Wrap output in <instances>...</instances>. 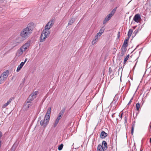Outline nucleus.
Instances as JSON below:
<instances>
[{"mask_svg":"<svg viewBox=\"0 0 151 151\" xmlns=\"http://www.w3.org/2000/svg\"><path fill=\"white\" fill-rule=\"evenodd\" d=\"M54 22V19H51L46 24L45 27V29L43 30L42 31L40 37V42H42L45 41V39L50 34V30L49 29L53 25Z\"/></svg>","mask_w":151,"mask_h":151,"instance_id":"f257e3e1","label":"nucleus"},{"mask_svg":"<svg viewBox=\"0 0 151 151\" xmlns=\"http://www.w3.org/2000/svg\"><path fill=\"white\" fill-rule=\"evenodd\" d=\"M34 28V24L33 23H29L27 27L24 28L21 31L20 33V36L23 39H26L31 35Z\"/></svg>","mask_w":151,"mask_h":151,"instance_id":"f03ea898","label":"nucleus"},{"mask_svg":"<svg viewBox=\"0 0 151 151\" xmlns=\"http://www.w3.org/2000/svg\"><path fill=\"white\" fill-rule=\"evenodd\" d=\"M51 110V108L49 107L45 116L44 119L41 121L40 122V125L44 128L47 126L49 123L50 116Z\"/></svg>","mask_w":151,"mask_h":151,"instance_id":"7ed1b4c3","label":"nucleus"},{"mask_svg":"<svg viewBox=\"0 0 151 151\" xmlns=\"http://www.w3.org/2000/svg\"><path fill=\"white\" fill-rule=\"evenodd\" d=\"M66 109L65 108H64L62 109V110L59 113L56 119L58 120H59L61 119L62 118V117L63 115L64 112L65 111Z\"/></svg>","mask_w":151,"mask_h":151,"instance_id":"20e7f679","label":"nucleus"},{"mask_svg":"<svg viewBox=\"0 0 151 151\" xmlns=\"http://www.w3.org/2000/svg\"><path fill=\"white\" fill-rule=\"evenodd\" d=\"M141 19L140 15L139 14H136L134 16L133 20L136 22L138 23Z\"/></svg>","mask_w":151,"mask_h":151,"instance_id":"39448f33","label":"nucleus"},{"mask_svg":"<svg viewBox=\"0 0 151 151\" xmlns=\"http://www.w3.org/2000/svg\"><path fill=\"white\" fill-rule=\"evenodd\" d=\"M142 28V27H141L140 26H139L138 28L136 29L134 31V32L133 33V35L132 36V37L133 38L134 37H135L137 33L141 30Z\"/></svg>","mask_w":151,"mask_h":151,"instance_id":"423d86ee","label":"nucleus"},{"mask_svg":"<svg viewBox=\"0 0 151 151\" xmlns=\"http://www.w3.org/2000/svg\"><path fill=\"white\" fill-rule=\"evenodd\" d=\"M9 72L8 70H6L5 72H3L1 76H2L3 78L6 79L8 76Z\"/></svg>","mask_w":151,"mask_h":151,"instance_id":"0eeeda50","label":"nucleus"},{"mask_svg":"<svg viewBox=\"0 0 151 151\" xmlns=\"http://www.w3.org/2000/svg\"><path fill=\"white\" fill-rule=\"evenodd\" d=\"M112 16V14H110L108 15L103 21V24H105L106 22L108 21L111 18Z\"/></svg>","mask_w":151,"mask_h":151,"instance_id":"6e6552de","label":"nucleus"},{"mask_svg":"<svg viewBox=\"0 0 151 151\" xmlns=\"http://www.w3.org/2000/svg\"><path fill=\"white\" fill-rule=\"evenodd\" d=\"M35 98L34 96L31 94L28 98L27 100V103H29L32 101Z\"/></svg>","mask_w":151,"mask_h":151,"instance_id":"1a4fd4ad","label":"nucleus"},{"mask_svg":"<svg viewBox=\"0 0 151 151\" xmlns=\"http://www.w3.org/2000/svg\"><path fill=\"white\" fill-rule=\"evenodd\" d=\"M30 45L29 42H27L21 48L23 49V51H25L28 47H29Z\"/></svg>","mask_w":151,"mask_h":151,"instance_id":"9d476101","label":"nucleus"},{"mask_svg":"<svg viewBox=\"0 0 151 151\" xmlns=\"http://www.w3.org/2000/svg\"><path fill=\"white\" fill-rule=\"evenodd\" d=\"M108 135L107 133H106L104 131H102L100 134V137L102 139H104Z\"/></svg>","mask_w":151,"mask_h":151,"instance_id":"9b49d317","label":"nucleus"},{"mask_svg":"<svg viewBox=\"0 0 151 151\" xmlns=\"http://www.w3.org/2000/svg\"><path fill=\"white\" fill-rule=\"evenodd\" d=\"M24 64V62H22L18 66L17 68V72L19 71L22 68Z\"/></svg>","mask_w":151,"mask_h":151,"instance_id":"f8f14e48","label":"nucleus"},{"mask_svg":"<svg viewBox=\"0 0 151 151\" xmlns=\"http://www.w3.org/2000/svg\"><path fill=\"white\" fill-rule=\"evenodd\" d=\"M129 55H128L126 57V58H125L124 59V61L123 67H122V66H121V67L120 68V67L119 68V70L120 69L123 68H124V65H125L126 64V63L127 61V60H128V59L129 58Z\"/></svg>","mask_w":151,"mask_h":151,"instance_id":"ddd939ff","label":"nucleus"},{"mask_svg":"<svg viewBox=\"0 0 151 151\" xmlns=\"http://www.w3.org/2000/svg\"><path fill=\"white\" fill-rule=\"evenodd\" d=\"M101 145L103 146V148L105 150H106L108 148L107 145L106 141L104 140L102 141V144Z\"/></svg>","mask_w":151,"mask_h":151,"instance_id":"4468645a","label":"nucleus"},{"mask_svg":"<svg viewBox=\"0 0 151 151\" xmlns=\"http://www.w3.org/2000/svg\"><path fill=\"white\" fill-rule=\"evenodd\" d=\"M104 149L103 148V146L100 144H99L97 147L98 151H104Z\"/></svg>","mask_w":151,"mask_h":151,"instance_id":"2eb2a0df","label":"nucleus"},{"mask_svg":"<svg viewBox=\"0 0 151 151\" xmlns=\"http://www.w3.org/2000/svg\"><path fill=\"white\" fill-rule=\"evenodd\" d=\"M129 39V37H127L126 39H125L122 45H123V46H125L126 47H127L128 45V42Z\"/></svg>","mask_w":151,"mask_h":151,"instance_id":"dca6fc26","label":"nucleus"},{"mask_svg":"<svg viewBox=\"0 0 151 151\" xmlns=\"http://www.w3.org/2000/svg\"><path fill=\"white\" fill-rule=\"evenodd\" d=\"M98 40V36L97 35L95 36L94 38L92 41V44H95Z\"/></svg>","mask_w":151,"mask_h":151,"instance_id":"f3484780","label":"nucleus"},{"mask_svg":"<svg viewBox=\"0 0 151 151\" xmlns=\"http://www.w3.org/2000/svg\"><path fill=\"white\" fill-rule=\"evenodd\" d=\"M133 30L132 29H130L128 32V34H127V36L128 37H129V38H130V37L131 36V35L133 32Z\"/></svg>","mask_w":151,"mask_h":151,"instance_id":"a211bd4d","label":"nucleus"},{"mask_svg":"<svg viewBox=\"0 0 151 151\" xmlns=\"http://www.w3.org/2000/svg\"><path fill=\"white\" fill-rule=\"evenodd\" d=\"M75 21V20L73 18H71L69 20L68 23V25H71Z\"/></svg>","mask_w":151,"mask_h":151,"instance_id":"6ab92c4d","label":"nucleus"},{"mask_svg":"<svg viewBox=\"0 0 151 151\" xmlns=\"http://www.w3.org/2000/svg\"><path fill=\"white\" fill-rule=\"evenodd\" d=\"M17 145L15 143H14V144L12 146V147L11 150L10 151H15L17 147Z\"/></svg>","mask_w":151,"mask_h":151,"instance_id":"aec40b11","label":"nucleus"},{"mask_svg":"<svg viewBox=\"0 0 151 151\" xmlns=\"http://www.w3.org/2000/svg\"><path fill=\"white\" fill-rule=\"evenodd\" d=\"M104 31V29L102 28H101L99 32L97 33V35L100 37Z\"/></svg>","mask_w":151,"mask_h":151,"instance_id":"412c9836","label":"nucleus"},{"mask_svg":"<svg viewBox=\"0 0 151 151\" xmlns=\"http://www.w3.org/2000/svg\"><path fill=\"white\" fill-rule=\"evenodd\" d=\"M127 47L125 46H123V45H122L121 48V51L123 52H125L127 50V48H126Z\"/></svg>","mask_w":151,"mask_h":151,"instance_id":"4be33fe9","label":"nucleus"},{"mask_svg":"<svg viewBox=\"0 0 151 151\" xmlns=\"http://www.w3.org/2000/svg\"><path fill=\"white\" fill-rule=\"evenodd\" d=\"M24 51H23V49L21 48V50H18L17 53L19 55H21Z\"/></svg>","mask_w":151,"mask_h":151,"instance_id":"5701e85b","label":"nucleus"},{"mask_svg":"<svg viewBox=\"0 0 151 151\" xmlns=\"http://www.w3.org/2000/svg\"><path fill=\"white\" fill-rule=\"evenodd\" d=\"M140 105L139 103L136 104V110L139 111V109L140 108Z\"/></svg>","mask_w":151,"mask_h":151,"instance_id":"b1692460","label":"nucleus"},{"mask_svg":"<svg viewBox=\"0 0 151 151\" xmlns=\"http://www.w3.org/2000/svg\"><path fill=\"white\" fill-rule=\"evenodd\" d=\"M5 79L3 78L1 76H0V84H1L4 82Z\"/></svg>","mask_w":151,"mask_h":151,"instance_id":"393cba45","label":"nucleus"},{"mask_svg":"<svg viewBox=\"0 0 151 151\" xmlns=\"http://www.w3.org/2000/svg\"><path fill=\"white\" fill-rule=\"evenodd\" d=\"M117 8V7H116L114 8L110 14H112V15L113 16L114 14L115 13V12Z\"/></svg>","mask_w":151,"mask_h":151,"instance_id":"a878e982","label":"nucleus"},{"mask_svg":"<svg viewBox=\"0 0 151 151\" xmlns=\"http://www.w3.org/2000/svg\"><path fill=\"white\" fill-rule=\"evenodd\" d=\"M59 122V120H58L56 119V120L54 122V124L53 125V126L54 127H55L57 126V125L58 124V123Z\"/></svg>","mask_w":151,"mask_h":151,"instance_id":"bb28decb","label":"nucleus"},{"mask_svg":"<svg viewBox=\"0 0 151 151\" xmlns=\"http://www.w3.org/2000/svg\"><path fill=\"white\" fill-rule=\"evenodd\" d=\"M63 145L62 144H60V145L58 146V150H61L62 149H63Z\"/></svg>","mask_w":151,"mask_h":151,"instance_id":"cd10ccee","label":"nucleus"},{"mask_svg":"<svg viewBox=\"0 0 151 151\" xmlns=\"http://www.w3.org/2000/svg\"><path fill=\"white\" fill-rule=\"evenodd\" d=\"M38 93V92L37 91H35L33 93H32L31 94L33 96H35V98H36V96L37 94Z\"/></svg>","mask_w":151,"mask_h":151,"instance_id":"c85d7f7f","label":"nucleus"},{"mask_svg":"<svg viewBox=\"0 0 151 151\" xmlns=\"http://www.w3.org/2000/svg\"><path fill=\"white\" fill-rule=\"evenodd\" d=\"M14 98L13 97H12L10 98L9 100L7 101V103L9 104L12 101V100L14 99Z\"/></svg>","mask_w":151,"mask_h":151,"instance_id":"c756f323","label":"nucleus"},{"mask_svg":"<svg viewBox=\"0 0 151 151\" xmlns=\"http://www.w3.org/2000/svg\"><path fill=\"white\" fill-rule=\"evenodd\" d=\"M111 72H112L111 68V67H109V74H111Z\"/></svg>","mask_w":151,"mask_h":151,"instance_id":"7c9ffc66","label":"nucleus"},{"mask_svg":"<svg viewBox=\"0 0 151 151\" xmlns=\"http://www.w3.org/2000/svg\"><path fill=\"white\" fill-rule=\"evenodd\" d=\"M135 122H132V127H133V128H134V127H135Z\"/></svg>","mask_w":151,"mask_h":151,"instance_id":"2f4dec72","label":"nucleus"},{"mask_svg":"<svg viewBox=\"0 0 151 151\" xmlns=\"http://www.w3.org/2000/svg\"><path fill=\"white\" fill-rule=\"evenodd\" d=\"M134 128H133V127H132L131 132V134H132V135H133V134Z\"/></svg>","mask_w":151,"mask_h":151,"instance_id":"473e14b6","label":"nucleus"},{"mask_svg":"<svg viewBox=\"0 0 151 151\" xmlns=\"http://www.w3.org/2000/svg\"><path fill=\"white\" fill-rule=\"evenodd\" d=\"M132 99L133 98H132V99L130 100V101H129V102L128 103V105H129L131 104V103L132 102Z\"/></svg>","mask_w":151,"mask_h":151,"instance_id":"72a5a7b5","label":"nucleus"},{"mask_svg":"<svg viewBox=\"0 0 151 151\" xmlns=\"http://www.w3.org/2000/svg\"><path fill=\"white\" fill-rule=\"evenodd\" d=\"M125 53V52H123L122 51L121 53V55L122 56H123Z\"/></svg>","mask_w":151,"mask_h":151,"instance_id":"f704fd0d","label":"nucleus"},{"mask_svg":"<svg viewBox=\"0 0 151 151\" xmlns=\"http://www.w3.org/2000/svg\"><path fill=\"white\" fill-rule=\"evenodd\" d=\"M2 136V132L0 131V140L1 139V137Z\"/></svg>","mask_w":151,"mask_h":151,"instance_id":"c9c22d12","label":"nucleus"},{"mask_svg":"<svg viewBox=\"0 0 151 151\" xmlns=\"http://www.w3.org/2000/svg\"><path fill=\"white\" fill-rule=\"evenodd\" d=\"M120 32H119L118 34L117 35V38H119L120 37Z\"/></svg>","mask_w":151,"mask_h":151,"instance_id":"e433bc0d","label":"nucleus"},{"mask_svg":"<svg viewBox=\"0 0 151 151\" xmlns=\"http://www.w3.org/2000/svg\"><path fill=\"white\" fill-rule=\"evenodd\" d=\"M7 106L6 105V104H5L3 106V107L4 108H5L6 107V106Z\"/></svg>","mask_w":151,"mask_h":151,"instance_id":"4c0bfd02","label":"nucleus"},{"mask_svg":"<svg viewBox=\"0 0 151 151\" xmlns=\"http://www.w3.org/2000/svg\"><path fill=\"white\" fill-rule=\"evenodd\" d=\"M127 117H128V116H126L124 117V120H125V119H126V120H127Z\"/></svg>","mask_w":151,"mask_h":151,"instance_id":"58836bf2","label":"nucleus"},{"mask_svg":"<svg viewBox=\"0 0 151 151\" xmlns=\"http://www.w3.org/2000/svg\"><path fill=\"white\" fill-rule=\"evenodd\" d=\"M2 144V141L0 140V148H1V145Z\"/></svg>","mask_w":151,"mask_h":151,"instance_id":"ea45409f","label":"nucleus"},{"mask_svg":"<svg viewBox=\"0 0 151 151\" xmlns=\"http://www.w3.org/2000/svg\"><path fill=\"white\" fill-rule=\"evenodd\" d=\"M137 27V26H135L134 27H132L134 29H135L136 28V27Z\"/></svg>","mask_w":151,"mask_h":151,"instance_id":"a19ab883","label":"nucleus"},{"mask_svg":"<svg viewBox=\"0 0 151 151\" xmlns=\"http://www.w3.org/2000/svg\"><path fill=\"white\" fill-rule=\"evenodd\" d=\"M122 114H123V113H122L121 114V115L120 116V118L121 119V120L122 119Z\"/></svg>","mask_w":151,"mask_h":151,"instance_id":"79ce46f5","label":"nucleus"},{"mask_svg":"<svg viewBox=\"0 0 151 151\" xmlns=\"http://www.w3.org/2000/svg\"><path fill=\"white\" fill-rule=\"evenodd\" d=\"M127 120H124V124H126L127 123Z\"/></svg>","mask_w":151,"mask_h":151,"instance_id":"37998d69","label":"nucleus"},{"mask_svg":"<svg viewBox=\"0 0 151 151\" xmlns=\"http://www.w3.org/2000/svg\"><path fill=\"white\" fill-rule=\"evenodd\" d=\"M32 104H29L28 105L27 107L28 108H29L30 106H31Z\"/></svg>","mask_w":151,"mask_h":151,"instance_id":"c03bdc74","label":"nucleus"},{"mask_svg":"<svg viewBox=\"0 0 151 151\" xmlns=\"http://www.w3.org/2000/svg\"><path fill=\"white\" fill-rule=\"evenodd\" d=\"M27 60V58H26L24 60V62H24V63H25L26 62V61Z\"/></svg>","mask_w":151,"mask_h":151,"instance_id":"a18cd8bd","label":"nucleus"},{"mask_svg":"<svg viewBox=\"0 0 151 151\" xmlns=\"http://www.w3.org/2000/svg\"><path fill=\"white\" fill-rule=\"evenodd\" d=\"M150 142L151 143V138H150Z\"/></svg>","mask_w":151,"mask_h":151,"instance_id":"49530a36","label":"nucleus"},{"mask_svg":"<svg viewBox=\"0 0 151 151\" xmlns=\"http://www.w3.org/2000/svg\"><path fill=\"white\" fill-rule=\"evenodd\" d=\"M114 114H113L112 115H111V116H112V117H114Z\"/></svg>","mask_w":151,"mask_h":151,"instance_id":"de8ad7c7","label":"nucleus"},{"mask_svg":"<svg viewBox=\"0 0 151 151\" xmlns=\"http://www.w3.org/2000/svg\"><path fill=\"white\" fill-rule=\"evenodd\" d=\"M5 104H6L7 106L9 105V104L7 103H6Z\"/></svg>","mask_w":151,"mask_h":151,"instance_id":"09e8293b","label":"nucleus"},{"mask_svg":"<svg viewBox=\"0 0 151 151\" xmlns=\"http://www.w3.org/2000/svg\"><path fill=\"white\" fill-rule=\"evenodd\" d=\"M139 46V45H137V47H136V48L134 50H135L137 47H138Z\"/></svg>","mask_w":151,"mask_h":151,"instance_id":"8fccbe9b","label":"nucleus"},{"mask_svg":"<svg viewBox=\"0 0 151 151\" xmlns=\"http://www.w3.org/2000/svg\"><path fill=\"white\" fill-rule=\"evenodd\" d=\"M39 119H40H40H41V118H39Z\"/></svg>","mask_w":151,"mask_h":151,"instance_id":"3c124183","label":"nucleus"},{"mask_svg":"<svg viewBox=\"0 0 151 151\" xmlns=\"http://www.w3.org/2000/svg\"><path fill=\"white\" fill-rule=\"evenodd\" d=\"M150 129H151V125L150 126Z\"/></svg>","mask_w":151,"mask_h":151,"instance_id":"603ef678","label":"nucleus"},{"mask_svg":"<svg viewBox=\"0 0 151 151\" xmlns=\"http://www.w3.org/2000/svg\"><path fill=\"white\" fill-rule=\"evenodd\" d=\"M140 52H141V51H140L139 52V53H140Z\"/></svg>","mask_w":151,"mask_h":151,"instance_id":"864d4df0","label":"nucleus"}]
</instances>
